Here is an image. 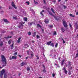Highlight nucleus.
I'll use <instances>...</instances> for the list:
<instances>
[{"label": "nucleus", "mask_w": 78, "mask_h": 78, "mask_svg": "<svg viewBox=\"0 0 78 78\" xmlns=\"http://www.w3.org/2000/svg\"><path fill=\"white\" fill-rule=\"evenodd\" d=\"M27 63H26V62H22L21 63V66H23L24 65H27Z\"/></svg>", "instance_id": "6"}, {"label": "nucleus", "mask_w": 78, "mask_h": 78, "mask_svg": "<svg viewBox=\"0 0 78 78\" xmlns=\"http://www.w3.org/2000/svg\"><path fill=\"white\" fill-rule=\"evenodd\" d=\"M12 6L15 9H17V8L16 7V5H15V4H14V2H12Z\"/></svg>", "instance_id": "5"}, {"label": "nucleus", "mask_w": 78, "mask_h": 78, "mask_svg": "<svg viewBox=\"0 0 78 78\" xmlns=\"http://www.w3.org/2000/svg\"><path fill=\"white\" fill-rule=\"evenodd\" d=\"M27 55H30L29 54L30 51H28V50L27 51Z\"/></svg>", "instance_id": "33"}, {"label": "nucleus", "mask_w": 78, "mask_h": 78, "mask_svg": "<svg viewBox=\"0 0 78 78\" xmlns=\"http://www.w3.org/2000/svg\"><path fill=\"white\" fill-rule=\"evenodd\" d=\"M28 35H29V36H30V35H31V33L30 32H28Z\"/></svg>", "instance_id": "36"}, {"label": "nucleus", "mask_w": 78, "mask_h": 78, "mask_svg": "<svg viewBox=\"0 0 78 78\" xmlns=\"http://www.w3.org/2000/svg\"><path fill=\"white\" fill-rule=\"evenodd\" d=\"M52 58L53 59H56V55H54V56H52Z\"/></svg>", "instance_id": "18"}, {"label": "nucleus", "mask_w": 78, "mask_h": 78, "mask_svg": "<svg viewBox=\"0 0 78 78\" xmlns=\"http://www.w3.org/2000/svg\"><path fill=\"white\" fill-rule=\"evenodd\" d=\"M36 35V32H34L33 33L32 36L33 37H35Z\"/></svg>", "instance_id": "14"}, {"label": "nucleus", "mask_w": 78, "mask_h": 78, "mask_svg": "<svg viewBox=\"0 0 78 78\" xmlns=\"http://www.w3.org/2000/svg\"><path fill=\"white\" fill-rule=\"evenodd\" d=\"M32 42L33 43H34V42H35V41H32Z\"/></svg>", "instance_id": "59"}, {"label": "nucleus", "mask_w": 78, "mask_h": 78, "mask_svg": "<svg viewBox=\"0 0 78 78\" xmlns=\"http://www.w3.org/2000/svg\"><path fill=\"white\" fill-rule=\"evenodd\" d=\"M63 70H64L66 74H67V70H66V68H65L64 67L63 69Z\"/></svg>", "instance_id": "7"}, {"label": "nucleus", "mask_w": 78, "mask_h": 78, "mask_svg": "<svg viewBox=\"0 0 78 78\" xmlns=\"http://www.w3.org/2000/svg\"><path fill=\"white\" fill-rule=\"evenodd\" d=\"M34 2L35 4H37V3H38L37 2H36L35 1H34Z\"/></svg>", "instance_id": "55"}, {"label": "nucleus", "mask_w": 78, "mask_h": 78, "mask_svg": "<svg viewBox=\"0 0 78 78\" xmlns=\"http://www.w3.org/2000/svg\"><path fill=\"white\" fill-rule=\"evenodd\" d=\"M18 27L20 29H22L23 27V25L21 23H20Z\"/></svg>", "instance_id": "2"}, {"label": "nucleus", "mask_w": 78, "mask_h": 78, "mask_svg": "<svg viewBox=\"0 0 78 78\" xmlns=\"http://www.w3.org/2000/svg\"><path fill=\"white\" fill-rule=\"evenodd\" d=\"M51 11L53 13V14H55V11H54V10L53 9L51 8Z\"/></svg>", "instance_id": "26"}, {"label": "nucleus", "mask_w": 78, "mask_h": 78, "mask_svg": "<svg viewBox=\"0 0 78 78\" xmlns=\"http://www.w3.org/2000/svg\"><path fill=\"white\" fill-rule=\"evenodd\" d=\"M43 2H44V4H45L46 3V2H45V0H43Z\"/></svg>", "instance_id": "50"}, {"label": "nucleus", "mask_w": 78, "mask_h": 78, "mask_svg": "<svg viewBox=\"0 0 78 78\" xmlns=\"http://www.w3.org/2000/svg\"><path fill=\"white\" fill-rule=\"evenodd\" d=\"M13 55H17V52H15Z\"/></svg>", "instance_id": "44"}, {"label": "nucleus", "mask_w": 78, "mask_h": 78, "mask_svg": "<svg viewBox=\"0 0 78 78\" xmlns=\"http://www.w3.org/2000/svg\"><path fill=\"white\" fill-rule=\"evenodd\" d=\"M64 8H66V6L64 5Z\"/></svg>", "instance_id": "60"}, {"label": "nucleus", "mask_w": 78, "mask_h": 78, "mask_svg": "<svg viewBox=\"0 0 78 78\" xmlns=\"http://www.w3.org/2000/svg\"><path fill=\"white\" fill-rule=\"evenodd\" d=\"M75 26H76V30H78V24L77 23H75Z\"/></svg>", "instance_id": "11"}, {"label": "nucleus", "mask_w": 78, "mask_h": 78, "mask_svg": "<svg viewBox=\"0 0 78 78\" xmlns=\"http://www.w3.org/2000/svg\"><path fill=\"white\" fill-rule=\"evenodd\" d=\"M43 13H44V10H43L42 12H40V14L43 17L44 16V14H43Z\"/></svg>", "instance_id": "12"}, {"label": "nucleus", "mask_w": 78, "mask_h": 78, "mask_svg": "<svg viewBox=\"0 0 78 78\" xmlns=\"http://www.w3.org/2000/svg\"><path fill=\"white\" fill-rule=\"evenodd\" d=\"M55 76V74L54 73H52V76L53 77H54Z\"/></svg>", "instance_id": "45"}, {"label": "nucleus", "mask_w": 78, "mask_h": 78, "mask_svg": "<svg viewBox=\"0 0 78 78\" xmlns=\"http://www.w3.org/2000/svg\"><path fill=\"white\" fill-rule=\"evenodd\" d=\"M13 18L14 19L16 20L17 19V17H13Z\"/></svg>", "instance_id": "41"}, {"label": "nucleus", "mask_w": 78, "mask_h": 78, "mask_svg": "<svg viewBox=\"0 0 78 78\" xmlns=\"http://www.w3.org/2000/svg\"><path fill=\"white\" fill-rule=\"evenodd\" d=\"M37 39H39V38H40V36H39V35H37Z\"/></svg>", "instance_id": "38"}, {"label": "nucleus", "mask_w": 78, "mask_h": 78, "mask_svg": "<svg viewBox=\"0 0 78 78\" xmlns=\"http://www.w3.org/2000/svg\"><path fill=\"white\" fill-rule=\"evenodd\" d=\"M19 57H20V58H21V55H18Z\"/></svg>", "instance_id": "58"}, {"label": "nucleus", "mask_w": 78, "mask_h": 78, "mask_svg": "<svg viewBox=\"0 0 78 78\" xmlns=\"http://www.w3.org/2000/svg\"><path fill=\"white\" fill-rule=\"evenodd\" d=\"M2 20L4 21L5 22L8 23L9 22L8 21L7 19H3Z\"/></svg>", "instance_id": "13"}, {"label": "nucleus", "mask_w": 78, "mask_h": 78, "mask_svg": "<svg viewBox=\"0 0 78 78\" xmlns=\"http://www.w3.org/2000/svg\"><path fill=\"white\" fill-rule=\"evenodd\" d=\"M33 22H31V23H30V22H29L28 23V25H30V26H31V25H32V24H33Z\"/></svg>", "instance_id": "17"}, {"label": "nucleus", "mask_w": 78, "mask_h": 78, "mask_svg": "<svg viewBox=\"0 0 78 78\" xmlns=\"http://www.w3.org/2000/svg\"><path fill=\"white\" fill-rule=\"evenodd\" d=\"M68 74H69V75H71V72H70V71H69Z\"/></svg>", "instance_id": "48"}, {"label": "nucleus", "mask_w": 78, "mask_h": 78, "mask_svg": "<svg viewBox=\"0 0 78 78\" xmlns=\"http://www.w3.org/2000/svg\"><path fill=\"white\" fill-rule=\"evenodd\" d=\"M48 19L45 20L44 21V22L46 23H48Z\"/></svg>", "instance_id": "16"}, {"label": "nucleus", "mask_w": 78, "mask_h": 78, "mask_svg": "<svg viewBox=\"0 0 78 78\" xmlns=\"http://www.w3.org/2000/svg\"><path fill=\"white\" fill-rule=\"evenodd\" d=\"M76 15H78V12L76 13Z\"/></svg>", "instance_id": "63"}, {"label": "nucleus", "mask_w": 78, "mask_h": 78, "mask_svg": "<svg viewBox=\"0 0 78 78\" xmlns=\"http://www.w3.org/2000/svg\"><path fill=\"white\" fill-rule=\"evenodd\" d=\"M69 26H70V28H72V25H71V24H69Z\"/></svg>", "instance_id": "52"}, {"label": "nucleus", "mask_w": 78, "mask_h": 78, "mask_svg": "<svg viewBox=\"0 0 78 78\" xmlns=\"http://www.w3.org/2000/svg\"><path fill=\"white\" fill-rule=\"evenodd\" d=\"M61 30L62 31V33H64L65 31V29L64 27H62Z\"/></svg>", "instance_id": "10"}, {"label": "nucleus", "mask_w": 78, "mask_h": 78, "mask_svg": "<svg viewBox=\"0 0 78 78\" xmlns=\"http://www.w3.org/2000/svg\"><path fill=\"white\" fill-rule=\"evenodd\" d=\"M27 71H30V68L29 67H28L27 68Z\"/></svg>", "instance_id": "24"}, {"label": "nucleus", "mask_w": 78, "mask_h": 78, "mask_svg": "<svg viewBox=\"0 0 78 78\" xmlns=\"http://www.w3.org/2000/svg\"><path fill=\"white\" fill-rule=\"evenodd\" d=\"M9 9H12V7L9 6Z\"/></svg>", "instance_id": "51"}, {"label": "nucleus", "mask_w": 78, "mask_h": 78, "mask_svg": "<svg viewBox=\"0 0 78 78\" xmlns=\"http://www.w3.org/2000/svg\"><path fill=\"white\" fill-rule=\"evenodd\" d=\"M33 47H31V48L32 49V50H34V48H33Z\"/></svg>", "instance_id": "54"}, {"label": "nucleus", "mask_w": 78, "mask_h": 78, "mask_svg": "<svg viewBox=\"0 0 78 78\" xmlns=\"http://www.w3.org/2000/svg\"><path fill=\"white\" fill-rule=\"evenodd\" d=\"M30 54L31 56L30 57V58H32L33 56V55H34V53L32 51L30 52Z\"/></svg>", "instance_id": "9"}, {"label": "nucleus", "mask_w": 78, "mask_h": 78, "mask_svg": "<svg viewBox=\"0 0 78 78\" xmlns=\"http://www.w3.org/2000/svg\"><path fill=\"white\" fill-rule=\"evenodd\" d=\"M17 59V56L16 55H14L12 58V59Z\"/></svg>", "instance_id": "8"}, {"label": "nucleus", "mask_w": 78, "mask_h": 78, "mask_svg": "<svg viewBox=\"0 0 78 78\" xmlns=\"http://www.w3.org/2000/svg\"><path fill=\"white\" fill-rule=\"evenodd\" d=\"M51 43V41H49V42H47V45H50V44Z\"/></svg>", "instance_id": "21"}, {"label": "nucleus", "mask_w": 78, "mask_h": 78, "mask_svg": "<svg viewBox=\"0 0 78 78\" xmlns=\"http://www.w3.org/2000/svg\"><path fill=\"white\" fill-rule=\"evenodd\" d=\"M20 23H21V24H25V22H21Z\"/></svg>", "instance_id": "47"}, {"label": "nucleus", "mask_w": 78, "mask_h": 78, "mask_svg": "<svg viewBox=\"0 0 78 78\" xmlns=\"http://www.w3.org/2000/svg\"><path fill=\"white\" fill-rule=\"evenodd\" d=\"M11 41H12V40H10L8 41V44H11Z\"/></svg>", "instance_id": "22"}, {"label": "nucleus", "mask_w": 78, "mask_h": 78, "mask_svg": "<svg viewBox=\"0 0 78 78\" xmlns=\"http://www.w3.org/2000/svg\"><path fill=\"white\" fill-rule=\"evenodd\" d=\"M36 57L37 59H39V56H38V55H36Z\"/></svg>", "instance_id": "37"}, {"label": "nucleus", "mask_w": 78, "mask_h": 78, "mask_svg": "<svg viewBox=\"0 0 78 78\" xmlns=\"http://www.w3.org/2000/svg\"><path fill=\"white\" fill-rule=\"evenodd\" d=\"M63 24L64 26L65 27H66V28H67V22L65 21H63Z\"/></svg>", "instance_id": "4"}, {"label": "nucleus", "mask_w": 78, "mask_h": 78, "mask_svg": "<svg viewBox=\"0 0 78 78\" xmlns=\"http://www.w3.org/2000/svg\"><path fill=\"white\" fill-rule=\"evenodd\" d=\"M4 78H6V74H4Z\"/></svg>", "instance_id": "49"}, {"label": "nucleus", "mask_w": 78, "mask_h": 78, "mask_svg": "<svg viewBox=\"0 0 78 78\" xmlns=\"http://www.w3.org/2000/svg\"><path fill=\"white\" fill-rule=\"evenodd\" d=\"M23 19L24 20V21H25L26 22H27V20H28V19L26 17L24 18Z\"/></svg>", "instance_id": "19"}, {"label": "nucleus", "mask_w": 78, "mask_h": 78, "mask_svg": "<svg viewBox=\"0 0 78 78\" xmlns=\"http://www.w3.org/2000/svg\"><path fill=\"white\" fill-rule=\"evenodd\" d=\"M21 39V37H19L18 40L17 41V43H19V42H20V41Z\"/></svg>", "instance_id": "15"}, {"label": "nucleus", "mask_w": 78, "mask_h": 78, "mask_svg": "<svg viewBox=\"0 0 78 78\" xmlns=\"http://www.w3.org/2000/svg\"><path fill=\"white\" fill-rule=\"evenodd\" d=\"M49 27H50V28H53V25H51L49 26Z\"/></svg>", "instance_id": "43"}, {"label": "nucleus", "mask_w": 78, "mask_h": 78, "mask_svg": "<svg viewBox=\"0 0 78 78\" xmlns=\"http://www.w3.org/2000/svg\"><path fill=\"white\" fill-rule=\"evenodd\" d=\"M64 64V62H62V63H61V66H62L63 64Z\"/></svg>", "instance_id": "56"}, {"label": "nucleus", "mask_w": 78, "mask_h": 78, "mask_svg": "<svg viewBox=\"0 0 78 78\" xmlns=\"http://www.w3.org/2000/svg\"><path fill=\"white\" fill-rule=\"evenodd\" d=\"M25 48H27V47H29V45H28L27 44H25Z\"/></svg>", "instance_id": "23"}, {"label": "nucleus", "mask_w": 78, "mask_h": 78, "mask_svg": "<svg viewBox=\"0 0 78 78\" xmlns=\"http://www.w3.org/2000/svg\"><path fill=\"white\" fill-rule=\"evenodd\" d=\"M5 71L4 69H3L2 70L1 72L0 73V77L1 78H2L3 76V74L5 73Z\"/></svg>", "instance_id": "3"}, {"label": "nucleus", "mask_w": 78, "mask_h": 78, "mask_svg": "<svg viewBox=\"0 0 78 78\" xmlns=\"http://www.w3.org/2000/svg\"><path fill=\"white\" fill-rule=\"evenodd\" d=\"M53 34H54V35H56V34H57L56 32V31H55L54 32Z\"/></svg>", "instance_id": "34"}, {"label": "nucleus", "mask_w": 78, "mask_h": 78, "mask_svg": "<svg viewBox=\"0 0 78 78\" xmlns=\"http://www.w3.org/2000/svg\"><path fill=\"white\" fill-rule=\"evenodd\" d=\"M68 66H69V68L70 67V66H71V64H70V62H68Z\"/></svg>", "instance_id": "32"}, {"label": "nucleus", "mask_w": 78, "mask_h": 78, "mask_svg": "<svg viewBox=\"0 0 78 78\" xmlns=\"http://www.w3.org/2000/svg\"><path fill=\"white\" fill-rule=\"evenodd\" d=\"M65 61V60H64V59H63L62 60V62H64V61Z\"/></svg>", "instance_id": "57"}, {"label": "nucleus", "mask_w": 78, "mask_h": 78, "mask_svg": "<svg viewBox=\"0 0 78 78\" xmlns=\"http://www.w3.org/2000/svg\"><path fill=\"white\" fill-rule=\"evenodd\" d=\"M1 58L3 62L2 67H4L6 66V64H7L6 63V58H5V56L3 55H1Z\"/></svg>", "instance_id": "1"}, {"label": "nucleus", "mask_w": 78, "mask_h": 78, "mask_svg": "<svg viewBox=\"0 0 78 78\" xmlns=\"http://www.w3.org/2000/svg\"><path fill=\"white\" fill-rule=\"evenodd\" d=\"M49 13L50 15H51V16H53V14L51 12H49Z\"/></svg>", "instance_id": "42"}, {"label": "nucleus", "mask_w": 78, "mask_h": 78, "mask_svg": "<svg viewBox=\"0 0 78 78\" xmlns=\"http://www.w3.org/2000/svg\"><path fill=\"white\" fill-rule=\"evenodd\" d=\"M26 3H27V5H28L30 4V3L29 2L27 1L26 2Z\"/></svg>", "instance_id": "46"}, {"label": "nucleus", "mask_w": 78, "mask_h": 78, "mask_svg": "<svg viewBox=\"0 0 78 78\" xmlns=\"http://www.w3.org/2000/svg\"><path fill=\"white\" fill-rule=\"evenodd\" d=\"M62 40L63 41V44H65L66 43V41H64L63 39H62Z\"/></svg>", "instance_id": "39"}, {"label": "nucleus", "mask_w": 78, "mask_h": 78, "mask_svg": "<svg viewBox=\"0 0 78 78\" xmlns=\"http://www.w3.org/2000/svg\"><path fill=\"white\" fill-rule=\"evenodd\" d=\"M45 61H46V62L47 61V59H45Z\"/></svg>", "instance_id": "64"}, {"label": "nucleus", "mask_w": 78, "mask_h": 78, "mask_svg": "<svg viewBox=\"0 0 78 78\" xmlns=\"http://www.w3.org/2000/svg\"><path fill=\"white\" fill-rule=\"evenodd\" d=\"M11 37H12V36H10L9 37V36H8V37H6L5 38L6 39H9V38H11Z\"/></svg>", "instance_id": "29"}, {"label": "nucleus", "mask_w": 78, "mask_h": 78, "mask_svg": "<svg viewBox=\"0 0 78 78\" xmlns=\"http://www.w3.org/2000/svg\"><path fill=\"white\" fill-rule=\"evenodd\" d=\"M43 72H44V73H45V72H46V71H45V69L43 70Z\"/></svg>", "instance_id": "53"}, {"label": "nucleus", "mask_w": 78, "mask_h": 78, "mask_svg": "<svg viewBox=\"0 0 78 78\" xmlns=\"http://www.w3.org/2000/svg\"><path fill=\"white\" fill-rule=\"evenodd\" d=\"M76 56L75 57V58H76V57H78V53H77L76 55Z\"/></svg>", "instance_id": "35"}, {"label": "nucleus", "mask_w": 78, "mask_h": 78, "mask_svg": "<svg viewBox=\"0 0 78 78\" xmlns=\"http://www.w3.org/2000/svg\"><path fill=\"white\" fill-rule=\"evenodd\" d=\"M54 18L55 19V20H59V19L57 18V17H56V16H54Z\"/></svg>", "instance_id": "25"}, {"label": "nucleus", "mask_w": 78, "mask_h": 78, "mask_svg": "<svg viewBox=\"0 0 78 78\" xmlns=\"http://www.w3.org/2000/svg\"><path fill=\"white\" fill-rule=\"evenodd\" d=\"M11 49L12 50V49H13V48H14V44H12V45H11Z\"/></svg>", "instance_id": "20"}, {"label": "nucleus", "mask_w": 78, "mask_h": 78, "mask_svg": "<svg viewBox=\"0 0 78 78\" xmlns=\"http://www.w3.org/2000/svg\"><path fill=\"white\" fill-rule=\"evenodd\" d=\"M51 46H52V47H54L55 46V45H54V44L53 43H52L50 44Z\"/></svg>", "instance_id": "30"}, {"label": "nucleus", "mask_w": 78, "mask_h": 78, "mask_svg": "<svg viewBox=\"0 0 78 78\" xmlns=\"http://www.w3.org/2000/svg\"><path fill=\"white\" fill-rule=\"evenodd\" d=\"M20 75H21L20 73H19V74H18V75H19V76H20Z\"/></svg>", "instance_id": "62"}, {"label": "nucleus", "mask_w": 78, "mask_h": 78, "mask_svg": "<svg viewBox=\"0 0 78 78\" xmlns=\"http://www.w3.org/2000/svg\"><path fill=\"white\" fill-rule=\"evenodd\" d=\"M69 16L70 17H75V16L72 15V14H70Z\"/></svg>", "instance_id": "28"}, {"label": "nucleus", "mask_w": 78, "mask_h": 78, "mask_svg": "<svg viewBox=\"0 0 78 78\" xmlns=\"http://www.w3.org/2000/svg\"><path fill=\"white\" fill-rule=\"evenodd\" d=\"M37 27H40V28H41V26L39 24H37Z\"/></svg>", "instance_id": "31"}, {"label": "nucleus", "mask_w": 78, "mask_h": 78, "mask_svg": "<svg viewBox=\"0 0 78 78\" xmlns=\"http://www.w3.org/2000/svg\"><path fill=\"white\" fill-rule=\"evenodd\" d=\"M58 43H56V44L55 45V48H56V47H58Z\"/></svg>", "instance_id": "40"}, {"label": "nucleus", "mask_w": 78, "mask_h": 78, "mask_svg": "<svg viewBox=\"0 0 78 78\" xmlns=\"http://www.w3.org/2000/svg\"><path fill=\"white\" fill-rule=\"evenodd\" d=\"M3 42H2V41L1 42V43H0V47H2V45H3Z\"/></svg>", "instance_id": "27"}, {"label": "nucleus", "mask_w": 78, "mask_h": 78, "mask_svg": "<svg viewBox=\"0 0 78 78\" xmlns=\"http://www.w3.org/2000/svg\"><path fill=\"white\" fill-rule=\"evenodd\" d=\"M28 58V57H26V59H27Z\"/></svg>", "instance_id": "61"}]
</instances>
